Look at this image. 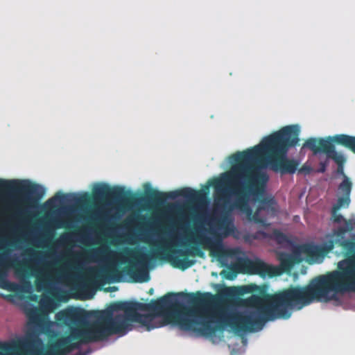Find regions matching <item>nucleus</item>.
<instances>
[{
    "label": "nucleus",
    "instance_id": "24",
    "mask_svg": "<svg viewBox=\"0 0 355 355\" xmlns=\"http://www.w3.org/2000/svg\"><path fill=\"white\" fill-rule=\"evenodd\" d=\"M259 211L257 209V211L255 213L253 214V212L252 213V215L250 216H248L249 218V219L250 220H252L254 221V223H259V224H261V225H265V220L261 218L259 216Z\"/></svg>",
    "mask_w": 355,
    "mask_h": 355
},
{
    "label": "nucleus",
    "instance_id": "26",
    "mask_svg": "<svg viewBox=\"0 0 355 355\" xmlns=\"http://www.w3.org/2000/svg\"><path fill=\"white\" fill-rule=\"evenodd\" d=\"M1 288H34L31 285H27V286H19L16 284H9V285H5L1 286Z\"/></svg>",
    "mask_w": 355,
    "mask_h": 355
},
{
    "label": "nucleus",
    "instance_id": "4",
    "mask_svg": "<svg viewBox=\"0 0 355 355\" xmlns=\"http://www.w3.org/2000/svg\"><path fill=\"white\" fill-rule=\"evenodd\" d=\"M175 237L171 236L168 239H162L158 248L152 254H144L139 251L127 250V252L133 253L137 263L141 268L135 266L125 267L123 271L130 276L133 282H146L150 279L148 271L144 267L153 259L164 260L176 268L185 270L196 263L195 259H190V257H205L203 249L209 250L210 255L216 257H234L239 253L237 249H225L223 245L222 237L219 234L214 233L213 237L205 235L196 236V239L190 240L191 245L185 249L174 248L176 245Z\"/></svg>",
    "mask_w": 355,
    "mask_h": 355
},
{
    "label": "nucleus",
    "instance_id": "3",
    "mask_svg": "<svg viewBox=\"0 0 355 355\" xmlns=\"http://www.w3.org/2000/svg\"><path fill=\"white\" fill-rule=\"evenodd\" d=\"M215 297H209L200 293H168L151 300L149 303L138 302H117L106 311H123L131 320L146 327L148 330L158 327L154 325L155 317H162L168 322L177 324L182 329L193 331L204 336H211L220 329L212 325L209 320L212 313Z\"/></svg>",
    "mask_w": 355,
    "mask_h": 355
},
{
    "label": "nucleus",
    "instance_id": "34",
    "mask_svg": "<svg viewBox=\"0 0 355 355\" xmlns=\"http://www.w3.org/2000/svg\"><path fill=\"white\" fill-rule=\"evenodd\" d=\"M31 343V342L26 340V341L23 342V345L25 347H27V346H29Z\"/></svg>",
    "mask_w": 355,
    "mask_h": 355
},
{
    "label": "nucleus",
    "instance_id": "16",
    "mask_svg": "<svg viewBox=\"0 0 355 355\" xmlns=\"http://www.w3.org/2000/svg\"><path fill=\"white\" fill-rule=\"evenodd\" d=\"M350 229L351 228L338 227L336 230H334L331 234L327 236V237H331L328 241L333 242V248L334 247L335 244L340 246L343 243V241H345L347 240L345 239V234L347 232H350Z\"/></svg>",
    "mask_w": 355,
    "mask_h": 355
},
{
    "label": "nucleus",
    "instance_id": "31",
    "mask_svg": "<svg viewBox=\"0 0 355 355\" xmlns=\"http://www.w3.org/2000/svg\"><path fill=\"white\" fill-rule=\"evenodd\" d=\"M35 288H37V289H39V288H60V287H56V286H36V287Z\"/></svg>",
    "mask_w": 355,
    "mask_h": 355
},
{
    "label": "nucleus",
    "instance_id": "20",
    "mask_svg": "<svg viewBox=\"0 0 355 355\" xmlns=\"http://www.w3.org/2000/svg\"><path fill=\"white\" fill-rule=\"evenodd\" d=\"M270 237L279 244H283L288 241V238L286 234L278 230H273Z\"/></svg>",
    "mask_w": 355,
    "mask_h": 355
},
{
    "label": "nucleus",
    "instance_id": "6",
    "mask_svg": "<svg viewBox=\"0 0 355 355\" xmlns=\"http://www.w3.org/2000/svg\"><path fill=\"white\" fill-rule=\"evenodd\" d=\"M148 191L146 189L145 196L138 198L130 191H125L121 187H110L106 184H99L93 188L92 193L97 198H110L120 200L127 206H131L145 201L155 206L164 205L167 199H175L178 197H183L190 200L196 201L202 197L200 191H196L189 187L182 188L170 192H162L157 189H151L149 184Z\"/></svg>",
    "mask_w": 355,
    "mask_h": 355
},
{
    "label": "nucleus",
    "instance_id": "17",
    "mask_svg": "<svg viewBox=\"0 0 355 355\" xmlns=\"http://www.w3.org/2000/svg\"><path fill=\"white\" fill-rule=\"evenodd\" d=\"M340 247L345 251L346 257V259L343 261H347L352 256L355 254V241L347 239L345 241H343Z\"/></svg>",
    "mask_w": 355,
    "mask_h": 355
},
{
    "label": "nucleus",
    "instance_id": "10",
    "mask_svg": "<svg viewBox=\"0 0 355 355\" xmlns=\"http://www.w3.org/2000/svg\"><path fill=\"white\" fill-rule=\"evenodd\" d=\"M344 146L355 153V136L345 134L336 135L327 138L310 137L303 144V148L311 150L314 155L324 153L333 159L338 165L336 173L345 178L347 176L344 173V163L345 158L343 155L336 150L334 144Z\"/></svg>",
    "mask_w": 355,
    "mask_h": 355
},
{
    "label": "nucleus",
    "instance_id": "27",
    "mask_svg": "<svg viewBox=\"0 0 355 355\" xmlns=\"http://www.w3.org/2000/svg\"><path fill=\"white\" fill-rule=\"evenodd\" d=\"M297 170L298 171V173H300V174H309L311 171H312V168L311 166H306V165H303L302 167H300L299 169H296V171Z\"/></svg>",
    "mask_w": 355,
    "mask_h": 355
},
{
    "label": "nucleus",
    "instance_id": "33",
    "mask_svg": "<svg viewBox=\"0 0 355 355\" xmlns=\"http://www.w3.org/2000/svg\"><path fill=\"white\" fill-rule=\"evenodd\" d=\"M62 225H63L61 223L60 221H55V226L56 228H60V227H62Z\"/></svg>",
    "mask_w": 355,
    "mask_h": 355
},
{
    "label": "nucleus",
    "instance_id": "15",
    "mask_svg": "<svg viewBox=\"0 0 355 355\" xmlns=\"http://www.w3.org/2000/svg\"><path fill=\"white\" fill-rule=\"evenodd\" d=\"M88 197L85 194L83 196H77L75 193H62L60 192L57 193L53 198H50L47 203L53 204L58 202L61 204L67 203H75V204H83L87 201Z\"/></svg>",
    "mask_w": 355,
    "mask_h": 355
},
{
    "label": "nucleus",
    "instance_id": "7",
    "mask_svg": "<svg viewBox=\"0 0 355 355\" xmlns=\"http://www.w3.org/2000/svg\"><path fill=\"white\" fill-rule=\"evenodd\" d=\"M95 318L86 327L71 326L84 344L105 340L114 334H125L132 329V322L137 323L128 315L114 314L111 311L96 312Z\"/></svg>",
    "mask_w": 355,
    "mask_h": 355
},
{
    "label": "nucleus",
    "instance_id": "12",
    "mask_svg": "<svg viewBox=\"0 0 355 355\" xmlns=\"http://www.w3.org/2000/svg\"><path fill=\"white\" fill-rule=\"evenodd\" d=\"M74 272H64L60 270V273L68 278L84 280L92 285V287H70L69 288H103L101 285L114 279L112 275L117 271L115 269H109L105 267H88L82 270V267H74ZM107 288H117L116 286H109Z\"/></svg>",
    "mask_w": 355,
    "mask_h": 355
},
{
    "label": "nucleus",
    "instance_id": "28",
    "mask_svg": "<svg viewBox=\"0 0 355 355\" xmlns=\"http://www.w3.org/2000/svg\"><path fill=\"white\" fill-rule=\"evenodd\" d=\"M345 225L344 227H340V228H351L350 231H352L354 228L355 223H353L350 220H344Z\"/></svg>",
    "mask_w": 355,
    "mask_h": 355
},
{
    "label": "nucleus",
    "instance_id": "37",
    "mask_svg": "<svg viewBox=\"0 0 355 355\" xmlns=\"http://www.w3.org/2000/svg\"><path fill=\"white\" fill-rule=\"evenodd\" d=\"M153 289H150V290H149V292H148V293H149L150 294H153Z\"/></svg>",
    "mask_w": 355,
    "mask_h": 355
},
{
    "label": "nucleus",
    "instance_id": "9",
    "mask_svg": "<svg viewBox=\"0 0 355 355\" xmlns=\"http://www.w3.org/2000/svg\"><path fill=\"white\" fill-rule=\"evenodd\" d=\"M86 318V311L80 308L68 307L58 311L55 315V321L60 326L69 327L70 332L69 335L58 338L52 345L51 352L46 355H67L79 349L84 343L80 341L79 334L73 331L71 326L81 324Z\"/></svg>",
    "mask_w": 355,
    "mask_h": 355
},
{
    "label": "nucleus",
    "instance_id": "19",
    "mask_svg": "<svg viewBox=\"0 0 355 355\" xmlns=\"http://www.w3.org/2000/svg\"><path fill=\"white\" fill-rule=\"evenodd\" d=\"M352 187V184L351 181L347 176H345L343 182L338 186V189L343 192L345 196H349Z\"/></svg>",
    "mask_w": 355,
    "mask_h": 355
},
{
    "label": "nucleus",
    "instance_id": "22",
    "mask_svg": "<svg viewBox=\"0 0 355 355\" xmlns=\"http://www.w3.org/2000/svg\"><path fill=\"white\" fill-rule=\"evenodd\" d=\"M105 251V250L103 248H96L88 252L87 255L90 259H95L101 256Z\"/></svg>",
    "mask_w": 355,
    "mask_h": 355
},
{
    "label": "nucleus",
    "instance_id": "5",
    "mask_svg": "<svg viewBox=\"0 0 355 355\" xmlns=\"http://www.w3.org/2000/svg\"><path fill=\"white\" fill-rule=\"evenodd\" d=\"M14 293L3 295L8 302L18 306L28 318V322L40 324L49 315L55 311L61 303L69 300L67 291L78 295L80 299L86 300L94 297L98 290H8ZM112 293L117 290H103Z\"/></svg>",
    "mask_w": 355,
    "mask_h": 355
},
{
    "label": "nucleus",
    "instance_id": "14",
    "mask_svg": "<svg viewBox=\"0 0 355 355\" xmlns=\"http://www.w3.org/2000/svg\"><path fill=\"white\" fill-rule=\"evenodd\" d=\"M301 252L308 258L317 259L325 257L333 250V242L326 241L320 245L306 243L300 245Z\"/></svg>",
    "mask_w": 355,
    "mask_h": 355
},
{
    "label": "nucleus",
    "instance_id": "8",
    "mask_svg": "<svg viewBox=\"0 0 355 355\" xmlns=\"http://www.w3.org/2000/svg\"><path fill=\"white\" fill-rule=\"evenodd\" d=\"M303 252L300 245L295 247L291 253L280 252L277 258L279 266L268 264L260 259H250L246 257H238L234 263V268L241 272L259 275L261 277H274L284 272H290L295 264L303 261Z\"/></svg>",
    "mask_w": 355,
    "mask_h": 355
},
{
    "label": "nucleus",
    "instance_id": "32",
    "mask_svg": "<svg viewBox=\"0 0 355 355\" xmlns=\"http://www.w3.org/2000/svg\"><path fill=\"white\" fill-rule=\"evenodd\" d=\"M15 267L18 269V270H24V267L22 266V264L18 261H16V266Z\"/></svg>",
    "mask_w": 355,
    "mask_h": 355
},
{
    "label": "nucleus",
    "instance_id": "13",
    "mask_svg": "<svg viewBox=\"0 0 355 355\" xmlns=\"http://www.w3.org/2000/svg\"><path fill=\"white\" fill-rule=\"evenodd\" d=\"M10 191L17 194L28 205L40 200V185L28 181L4 180L0 179V191Z\"/></svg>",
    "mask_w": 355,
    "mask_h": 355
},
{
    "label": "nucleus",
    "instance_id": "39",
    "mask_svg": "<svg viewBox=\"0 0 355 355\" xmlns=\"http://www.w3.org/2000/svg\"><path fill=\"white\" fill-rule=\"evenodd\" d=\"M354 288H355V286H354Z\"/></svg>",
    "mask_w": 355,
    "mask_h": 355
},
{
    "label": "nucleus",
    "instance_id": "2",
    "mask_svg": "<svg viewBox=\"0 0 355 355\" xmlns=\"http://www.w3.org/2000/svg\"><path fill=\"white\" fill-rule=\"evenodd\" d=\"M218 293L243 295L258 291L246 300L257 312L236 313L226 320V324L235 332H254L262 329L268 321L287 320L294 311H300L313 302H332L336 306L353 303L355 290H280L272 294L268 290H216Z\"/></svg>",
    "mask_w": 355,
    "mask_h": 355
},
{
    "label": "nucleus",
    "instance_id": "38",
    "mask_svg": "<svg viewBox=\"0 0 355 355\" xmlns=\"http://www.w3.org/2000/svg\"><path fill=\"white\" fill-rule=\"evenodd\" d=\"M0 295L1 296V295H2V294H0Z\"/></svg>",
    "mask_w": 355,
    "mask_h": 355
},
{
    "label": "nucleus",
    "instance_id": "35",
    "mask_svg": "<svg viewBox=\"0 0 355 355\" xmlns=\"http://www.w3.org/2000/svg\"><path fill=\"white\" fill-rule=\"evenodd\" d=\"M260 234H261L264 237L267 236L266 233H265L264 232H260Z\"/></svg>",
    "mask_w": 355,
    "mask_h": 355
},
{
    "label": "nucleus",
    "instance_id": "21",
    "mask_svg": "<svg viewBox=\"0 0 355 355\" xmlns=\"http://www.w3.org/2000/svg\"><path fill=\"white\" fill-rule=\"evenodd\" d=\"M349 196H344L343 197L338 198L337 202L333 206L335 211H338L341 207H347L349 205Z\"/></svg>",
    "mask_w": 355,
    "mask_h": 355
},
{
    "label": "nucleus",
    "instance_id": "11",
    "mask_svg": "<svg viewBox=\"0 0 355 355\" xmlns=\"http://www.w3.org/2000/svg\"><path fill=\"white\" fill-rule=\"evenodd\" d=\"M338 268L312 279L308 285L293 286L288 288H354L355 254L347 261H340Z\"/></svg>",
    "mask_w": 355,
    "mask_h": 355
},
{
    "label": "nucleus",
    "instance_id": "29",
    "mask_svg": "<svg viewBox=\"0 0 355 355\" xmlns=\"http://www.w3.org/2000/svg\"><path fill=\"white\" fill-rule=\"evenodd\" d=\"M327 164L326 162H320V168H319L318 171L320 173H324L327 169Z\"/></svg>",
    "mask_w": 355,
    "mask_h": 355
},
{
    "label": "nucleus",
    "instance_id": "36",
    "mask_svg": "<svg viewBox=\"0 0 355 355\" xmlns=\"http://www.w3.org/2000/svg\"><path fill=\"white\" fill-rule=\"evenodd\" d=\"M0 355H9V354L0 352Z\"/></svg>",
    "mask_w": 355,
    "mask_h": 355
},
{
    "label": "nucleus",
    "instance_id": "25",
    "mask_svg": "<svg viewBox=\"0 0 355 355\" xmlns=\"http://www.w3.org/2000/svg\"><path fill=\"white\" fill-rule=\"evenodd\" d=\"M338 211H334V208H332L331 216H332V219H333L334 222L339 223H341L342 221H344L345 219L341 214H338Z\"/></svg>",
    "mask_w": 355,
    "mask_h": 355
},
{
    "label": "nucleus",
    "instance_id": "30",
    "mask_svg": "<svg viewBox=\"0 0 355 355\" xmlns=\"http://www.w3.org/2000/svg\"><path fill=\"white\" fill-rule=\"evenodd\" d=\"M8 349H9V346L8 344L0 343V349L1 350L7 351V350H8ZM0 352H2L1 351H0Z\"/></svg>",
    "mask_w": 355,
    "mask_h": 355
},
{
    "label": "nucleus",
    "instance_id": "1",
    "mask_svg": "<svg viewBox=\"0 0 355 355\" xmlns=\"http://www.w3.org/2000/svg\"><path fill=\"white\" fill-rule=\"evenodd\" d=\"M300 131L297 125L285 126L263 138L259 144L232 155L230 171L223 173L214 184L217 191V207L225 214L236 209L250 216L252 209L249 202L252 198L259 202L258 211L271 209L273 199L263 197L269 176L257 164L267 155L268 166L272 171L282 175L294 174L300 162L288 158L286 153L300 141Z\"/></svg>",
    "mask_w": 355,
    "mask_h": 355
},
{
    "label": "nucleus",
    "instance_id": "23",
    "mask_svg": "<svg viewBox=\"0 0 355 355\" xmlns=\"http://www.w3.org/2000/svg\"><path fill=\"white\" fill-rule=\"evenodd\" d=\"M223 228L224 230L223 234L225 237L233 234L236 230L234 225L231 223L224 225Z\"/></svg>",
    "mask_w": 355,
    "mask_h": 355
},
{
    "label": "nucleus",
    "instance_id": "18",
    "mask_svg": "<svg viewBox=\"0 0 355 355\" xmlns=\"http://www.w3.org/2000/svg\"><path fill=\"white\" fill-rule=\"evenodd\" d=\"M214 288H268V286L266 284L257 286L256 284H251L248 285L227 286L224 284H214Z\"/></svg>",
    "mask_w": 355,
    "mask_h": 355
}]
</instances>
